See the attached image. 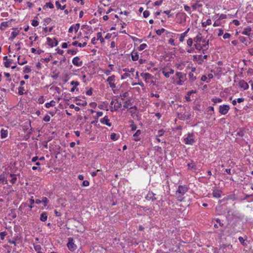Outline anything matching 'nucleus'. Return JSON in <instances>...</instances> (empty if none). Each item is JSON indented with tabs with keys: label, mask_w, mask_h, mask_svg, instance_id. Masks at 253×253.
I'll return each instance as SVG.
<instances>
[{
	"label": "nucleus",
	"mask_w": 253,
	"mask_h": 253,
	"mask_svg": "<svg viewBox=\"0 0 253 253\" xmlns=\"http://www.w3.org/2000/svg\"><path fill=\"white\" fill-rule=\"evenodd\" d=\"M188 190V188L186 185H179L176 191L177 200L179 201H182L183 199L182 196H183Z\"/></svg>",
	"instance_id": "f257e3e1"
},
{
	"label": "nucleus",
	"mask_w": 253,
	"mask_h": 253,
	"mask_svg": "<svg viewBox=\"0 0 253 253\" xmlns=\"http://www.w3.org/2000/svg\"><path fill=\"white\" fill-rule=\"evenodd\" d=\"M183 142L185 144L192 145L195 142L194 134L188 133L184 137Z\"/></svg>",
	"instance_id": "f03ea898"
},
{
	"label": "nucleus",
	"mask_w": 253,
	"mask_h": 253,
	"mask_svg": "<svg viewBox=\"0 0 253 253\" xmlns=\"http://www.w3.org/2000/svg\"><path fill=\"white\" fill-rule=\"evenodd\" d=\"M175 76L179 80L177 84L179 85H182L186 80V74L182 72H178L176 73Z\"/></svg>",
	"instance_id": "7ed1b4c3"
},
{
	"label": "nucleus",
	"mask_w": 253,
	"mask_h": 253,
	"mask_svg": "<svg viewBox=\"0 0 253 253\" xmlns=\"http://www.w3.org/2000/svg\"><path fill=\"white\" fill-rule=\"evenodd\" d=\"M67 246L68 249L71 252L75 251L77 248V246L75 244V242L73 239L71 237L68 239V243L67 244Z\"/></svg>",
	"instance_id": "20e7f679"
},
{
	"label": "nucleus",
	"mask_w": 253,
	"mask_h": 253,
	"mask_svg": "<svg viewBox=\"0 0 253 253\" xmlns=\"http://www.w3.org/2000/svg\"><path fill=\"white\" fill-rule=\"evenodd\" d=\"M207 58L208 56L207 55L203 56L202 55H193V60L194 61H196L198 64L201 65L204 62V60L206 59Z\"/></svg>",
	"instance_id": "39448f33"
},
{
	"label": "nucleus",
	"mask_w": 253,
	"mask_h": 253,
	"mask_svg": "<svg viewBox=\"0 0 253 253\" xmlns=\"http://www.w3.org/2000/svg\"><path fill=\"white\" fill-rule=\"evenodd\" d=\"M230 109V106L228 105H220L219 107V112L221 115H226Z\"/></svg>",
	"instance_id": "423d86ee"
},
{
	"label": "nucleus",
	"mask_w": 253,
	"mask_h": 253,
	"mask_svg": "<svg viewBox=\"0 0 253 253\" xmlns=\"http://www.w3.org/2000/svg\"><path fill=\"white\" fill-rule=\"evenodd\" d=\"M46 40L47 43L51 47H53L54 46H56L58 44V42L55 38L52 39L49 37H47L46 38Z\"/></svg>",
	"instance_id": "0eeeda50"
},
{
	"label": "nucleus",
	"mask_w": 253,
	"mask_h": 253,
	"mask_svg": "<svg viewBox=\"0 0 253 253\" xmlns=\"http://www.w3.org/2000/svg\"><path fill=\"white\" fill-rule=\"evenodd\" d=\"M115 75H112L111 76L109 77L107 79V82L109 83L110 87L113 89L114 88H116V85L114 84L115 82Z\"/></svg>",
	"instance_id": "6e6552de"
},
{
	"label": "nucleus",
	"mask_w": 253,
	"mask_h": 253,
	"mask_svg": "<svg viewBox=\"0 0 253 253\" xmlns=\"http://www.w3.org/2000/svg\"><path fill=\"white\" fill-rule=\"evenodd\" d=\"M73 64L77 67H81L82 66L83 62L81 60V59L78 56H76L73 58L72 60Z\"/></svg>",
	"instance_id": "1a4fd4ad"
},
{
	"label": "nucleus",
	"mask_w": 253,
	"mask_h": 253,
	"mask_svg": "<svg viewBox=\"0 0 253 253\" xmlns=\"http://www.w3.org/2000/svg\"><path fill=\"white\" fill-rule=\"evenodd\" d=\"M145 198L148 201L151 200L152 201H154L157 199L156 194L152 192H149Z\"/></svg>",
	"instance_id": "9d476101"
},
{
	"label": "nucleus",
	"mask_w": 253,
	"mask_h": 253,
	"mask_svg": "<svg viewBox=\"0 0 253 253\" xmlns=\"http://www.w3.org/2000/svg\"><path fill=\"white\" fill-rule=\"evenodd\" d=\"M100 122L101 124L106 125L107 126H112V124L110 122V120L107 116L101 119Z\"/></svg>",
	"instance_id": "9b49d317"
},
{
	"label": "nucleus",
	"mask_w": 253,
	"mask_h": 253,
	"mask_svg": "<svg viewBox=\"0 0 253 253\" xmlns=\"http://www.w3.org/2000/svg\"><path fill=\"white\" fill-rule=\"evenodd\" d=\"M122 107V103L121 102H119L117 99H115V104L114 106V108L111 109V112H113L114 111H116L118 109H120Z\"/></svg>",
	"instance_id": "f8f14e48"
},
{
	"label": "nucleus",
	"mask_w": 253,
	"mask_h": 253,
	"mask_svg": "<svg viewBox=\"0 0 253 253\" xmlns=\"http://www.w3.org/2000/svg\"><path fill=\"white\" fill-rule=\"evenodd\" d=\"M252 28L250 27L245 28L242 31V35L250 36L252 34Z\"/></svg>",
	"instance_id": "ddd939ff"
},
{
	"label": "nucleus",
	"mask_w": 253,
	"mask_h": 253,
	"mask_svg": "<svg viewBox=\"0 0 253 253\" xmlns=\"http://www.w3.org/2000/svg\"><path fill=\"white\" fill-rule=\"evenodd\" d=\"M80 24L79 23H77L76 25H72L68 30L69 33H72L73 30L74 29L75 33H77L80 28Z\"/></svg>",
	"instance_id": "4468645a"
},
{
	"label": "nucleus",
	"mask_w": 253,
	"mask_h": 253,
	"mask_svg": "<svg viewBox=\"0 0 253 253\" xmlns=\"http://www.w3.org/2000/svg\"><path fill=\"white\" fill-rule=\"evenodd\" d=\"M239 86L244 90H246L249 88V85L244 80H241L239 83Z\"/></svg>",
	"instance_id": "2eb2a0df"
},
{
	"label": "nucleus",
	"mask_w": 253,
	"mask_h": 253,
	"mask_svg": "<svg viewBox=\"0 0 253 253\" xmlns=\"http://www.w3.org/2000/svg\"><path fill=\"white\" fill-rule=\"evenodd\" d=\"M141 134V130L140 129L137 130L135 133L133 135L134 137L133 140L135 141H138L140 140V135Z\"/></svg>",
	"instance_id": "dca6fc26"
},
{
	"label": "nucleus",
	"mask_w": 253,
	"mask_h": 253,
	"mask_svg": "<svg viewBox=\"0 0 253 253\" xmlns=\"http://www.w3.org/2000/svg\"><path fill=\"white\" fill-rule=\"evenodd\" d=\"M162 73L166 78H169L170 75L173 74L174 73V70L170 69L169 71L166 72V69H164L162 71Z\"/></svg>",
	"instance_id": "f3484780"
},
{
	"label": "nucleus",
	"mask_w": 253,
	"mask_h": 253,
	"mask_svg": "<svg viewBox=\"0 0 253 253\" xmlns=\"http://www.w3.org/2000/svg\"><path fill=\"white\" fill-rule=\"evenodd\" d=\"M140 76L143 78L145 79V81L147 82V80H149V79H150L152 77V76L148 73H142L141 74H140Z\"/></svg>",
	"instance_id": "a211bd4d"
},
{
	"label": "nucleus",
	"mask_w": 253,
	"mask_h": 253,
	"mask_svg": "<svg viewBox=\"0 0 253 253\" xmlns=\"http://www.w3.org/2000/svg\"><path fill=\"white\" fill-rule=\"evenodd\" d=\"M190 30V28H188L184 33L180 35L179 41L180 42H183L184 40L185 37L187 36V33Z\"/></svg>",
	"instance_id": "6ab92c4d"
},
{
	"label": "nucleus",
	"mask_w": 253,
	"mask_h": 253,
	"mask_svg": "<svg viewBox=\"0 0 253 253\" xmlns=\"http://www.w3.org/2000/svg\"><path fill=\"white\" fill-rule=\"evenodd\" d=\"M132 60L134 61H137L139 58L138 52L135 50H133L131 53Z\"/></svg>",
	"instance_id": "aec40b11"
},
{
	"label": "nucleus",
	"mask_w": 253,
	"mask_h": 253,
	"mask_svg": "<svg viewBox=\"0 0 253 253\" xmlns=\"http://www.w3.org/2000/svg\"><path fill=\"white\" fill-rule=\"evenodd\" d=\"M202 34L200 33H199L198 35L195 37L193 39L194 42L196 43L200 42L202 41Z\"/></svg>",
	"instance_id": "412c9836"
},
{
	"label": "nucleus",
	"mask_w": 253,
	"mask_h": 253,
	"mask_svg": "<svg viewBox=\"0 0 253 253\" xmlns=\"http://www.w3.org/2000/svg\"><path fill=\"white\" fill-rule=\"evenodd\" d=\"M47 219V213L46 212H43L40 215V220L42 221H45Z\"/></svg>",
	"instance_id": "4be33fe9"
},
{
	"label": "nucleus",
	"mask_w": 253,
	"mask_h": 253,
	"mask_svg": "<svg viewBox=\"0 0 253 253\" xmlns=\"http://www.w3.org/2000/svg\"><path fill=\"white\" fill-rule=\"evenodd\" d=\"M8 135V130L7 129H1L0 130V136L1 138H6Z\"/></svg>",
	"instance_id": "5701e85b"
},
{
	"label": "nucleus",
	"mask_w": 253,
	"mask_h": 253,
	"mask_svg": "<svg viewBox=\"0 0 253 253\" xmlns=\"http://www.w3.org/2000/svg\"><path fill=\"white\" fill-rule=\"evenodd\" d=\"M193 93H196V90H192L187 92L186 95H185V99L187 101L189 102L191 100L190 96Z\"/></svg>",
	"instance_id": "b1692460"
},
{
	"label": "nucleus",
	"mask_w": 253,
	"mask_h": 253,
	"mask_svg": "<svg viewBox=\"0 0 253 253\" xmlns=\"http://www.w3.org/2000/svg\"><path fill=\"white\" fill-rule=\"evenodd\" d=\"M221 191L219 190H214L212 195L213 196L216 198H219L221 197Z\"/></svg>",
	"instance_id": "393cba45"
},
{
	"label": "nucleus",
	"mask_w": 253,
	"mask_h": 253,
	"mask_svg": "<svg viewBox=\"0 0 253 253\" xmlns=\"http://www.w3.org/2000/svg\"><path fill=\"white\" fill-rule=\"evenodd\" d=\"M71 84L74 85L73 87L71 89V91L74 92L77 86L79 85V83L78 81H73L71 82Z\"/></svg>",
	"instance_id": "a878e982"
},
{
	"label": "nucleus",
	"mask_w": 253,
	"mask_h": 253,
	"mask_svg": "<svg viewBox=\"0 0 253 253\" xmlns=\"http://www.w3.org/2000/svg\"><path fill=\"white\" fill-rule=\"evenodd\" d=\"M86 42H84L83 43H79L77 41H75L74 42H73L72 43V45L73 46H78L80 47H84L86 45Z\"/></svg>",
	"instance_id": "bb28decb"
},
{
	"label": "nucleus",
	"mask_w": 253,
	"mask_h": 253,
	"mask_svg": "<svg viewBox=\"0 0 253 253\" xmlns=\"http://www.w3.org/2000/svg\"><path fill=\"white\" fill-rule=\"evenodd\" d=\"M132 105V103L131 102V101L130 99H127L126 100L125 102V104L124 105V107L126 109H129L130 106Z\"/></svg>",
	"instance_id": "cd10ccee"
},
{
	"label": "nucleus",
	"mask_w": 253,
	"mask_h": 253,
	"mask_svg": "<svg viewBox=\"0 0 253 253\" xmlns=\"http://www.w3.org/2000/svg\"><path fill=\"white\" fill-rule=\"evenodd\" d=\"M56 102L54 100H51L49 102L46 103L45 106L47 108H49L50 107H53L55 105Z\"/></svg>",
	"instance_id": "c85d7f7f"
},
{
	"label": "nucleus",
	"mask_w": 253,
	"mask_h": 253,
	"mask_svg": "<svg viewBox=\"0 0 253 253\" xmlns=\"http://www.w3.org/2000/svg\"><path fill=\"white\" fill-rule=\"evenodd\" d=\"M239 40L241 42L245 43L246 45H247L248 43H250L249 39L247 38L240 37Z\"/></svg>",
	"instance_id": "c756f323"
},
{
	"label": "nucleus",
	"mask_w": 253,
	"mask_h": 253,
	"mask_svg": "<svg viewBox=\"0 0 253 253\" xmlns=\"http://www.w3.org/2000/svg\"><path fill=\"white\" fill-rule=\"evenodd\" d=\"M189 81L193 83L196 80V77L194 76V74L190 72L188 74Z\"/></svg>",
	"instance_id": "7c9ffc66"
},
{
	"label": "nucleus",
	"mask_w": 253,
	"mask_h": 253,
	"mask_svg": "<svg viewBox=\"0 0 253 253\" xmlns=\"http://www.w3.org/2000/svg\"><path fill=\"white\" fill-rule=\"evenodd\" d=\"M55 5L57 9H60L61 10H64L66 7V5L62 6L59 1H56L55 2Z\"/></svg>",
	"instance_id": "2f4dec72"
},
{
	"label": "nucleus",
	"mask_w": 253,
	"mask_h": 253,
	"mask_svg": "<svg viewBox=\"0 0 253 253\" xmlns=\"http://www.w3.org/2000/svg\"><path fill=\"white\" fill-rule=\"evenodd\" d=\"M10 176L11 177V179L10 180V182L13 184L17 181V176L15 174H10Z\"/></svg>",
	"instance_id": "473e14b6"
},
{
	"label": "nucleus",
	"mask_w": 253,
	"mask_h": 253,
	"mask_svg": "<svg viewBox=\"0 0 253 253\" xmlns=\"http://www.w3.org/2000/svg\"><path fill=\"white\" fill-rule=\"evenodd\" d=\"M119 136L115 133H112L110 135V138L113 141H116L119 139Z\"/></svg>",
	"instance_id": "72a5a7b5"
},
{
	"label": "nucleus",
	"mask_w": 253,
	"mask_h": 253,
	"mask_svg": "<svg viewBox=\"0 0 253 253\" xmlns=\"http://www.w3.org/2000/svg\"><path fill=\"white\" fill-rule=\"evenodd\" d=\"M239 231L238 230H237L234 227H232L230 230H229L228 233L230 235L235 234Z\"/></svg>",
	"instance_id": "f704fd0d"
},
{
	"label": "nucleus",
	"mask_w": 253,
	"mask_h": 253,
	"mask_svg": "<svg viewBox=\"0 0 253 253\" xmlns=\"http://www.w3.org/2000/svg\"><path fill=\"white\" fill-rule=\"evenodd\" d=\"M48 203V200L45 197H43L42 199V203L44 205V207H46Z\"/></svg>",
	"instance_id": "c9c22d12"
},
{
	"label": "nucleus",
	"mask_w": 253,
	"mask_h": 253,
	"mask_svg": "<svg viewBox=\"0 0 253 253\" xmlns=\"http://www.w3.org/2000/svg\"><path fill=\"white\" fill-rule=\"evenodd\" d=\"M211 24V19H208L206 22H204L202 23L203 27H206L207 25H210Z\"/></svg>",
	"instance_id": "e433bc0d"
},
{
	"label": "nucleus",
	"mask_w": 253,
	"mask_h": 253,
	"mask_svg": "<svg viewBox=\"0 0 253 253\" xmlns=\"http://www.w3.org/2000/svg\"><path fill=\"white\" fill-rule=\"evenodd\" d=\"M97 40H100L101 42H104V39L102 37V34L100 32L97 33Z\"/></svg>",
	"instance_id": "4c0bfd02"
},
{
	"label": "nucleus",
	"mask_w": 253,
	"mask_h": 253,
	"mask_svg": "<svg viewBox=\"0 0 253 253\" xmlns=\"http://www.w3.org/2000/svg\"><path fill=\"white\" fill-rule=\"evenodd\" d=\"M202 6V4L198 3H194L192 5V7L193 8V9L194 10H196L197 9H198V8L201 7Z\"/></svg>",
	"instance_id": "58836bf2"
},
{
	"label": "nucleus",
	"mask_w": 253,
	"mask_h": 253,
	"mask_svg": "<svg viewBox=\"0 0 253 253\" xmlns=\"http://www.w3.org/2000/svg\"><path fill=\"white\" fill-rule=\"evenodd\" d=\"M19 34V31H14L11 33V37L10 38L13 40Z\"/></svg>",
	"instance_id": "ea45409f"
},
{
	"label": "nucleus",
	"mask_w": 253,
	"mask_h": 253,
	"mask_svg": "<svg viewBox=\"0 0 253 253\" xmlns=\"http://www.w3.org/2000/svg\"><path fill=\"white\" fill-rule=\"evenodd\" d=\"M13 60L12 59H8L6 61L4 62V66L6 68L10 67V64L12 63Z\"/></svg>",
	"instance_id": "a19ab883"
},
{
	"label": "nucleus",
	"mask_w": 253,
	"mask_h": 253,
	"mask_svg": "<svg viewBox=\"0 0 253 253\" xmlns=\"http://www.w3.org/2000/svg\"><path fill=\"white\" fill-rule=\"evenodd\" d=\"M128 96V93L127 92H125L122 94H120L119 97L121 98V99L124 100L126 97Z\"/></svg>",
	"instance_id": "79ce46f5"
},
{
	"label": "nucleus",
	"mask_w": 253,
	"mask_h": 253,
	"mask_svg": "<svg viewBox=\"0 0 253 253\" xmlns=\"http://www.w3.org/2000/svg\"><path fill=\"white\" fill-rule=\"evenodd\" d=\"M18 94L19 95H23L24 94V88L22 86H19L18 88Z\"/></svg>",
	"instance_id": "37998d69"
},
{
	"label": "nucleus",
	"mask_w": 253,
	"mask_h": 253,
	"mask_svg": "<svg viewBox=\"0 0 253 253\" xmlns=\"http://www.w3.org/2000/svg\"><path fill=\"white\" fill-rule=\"evenodd\" d=\"M239 241L240 242V243L243 245V246H246L247 244L245 242V240L242 237H239Z\"/></svg>",
	"instance_id": "c03bdc74"
},
{
	"label": "nucleus",
	"mask_w": 253,
	"mask_h": 253,
	"mask_svg": "<svg viewBox=\"0 0 253 253\" xmlns=\"http://www.w3.org/2000/svg\"><path fill=\"white\" fill-rule=\"evenodd\" d=\"M195 48L198 50H201L203 49V47L202 46V45L198 43H196L194 44Z\"/></svg>",
	"instance_id": "a18cd8bd"
},
{
	"label": "nucleus",
	"mask_w": 253,
	"mask_h": 253,
	"mask_svg": "<svg viewBox=\"0 0 253 253\" xmlns=\"http://www.w3.org/2000/svg\"><path fill=\"white\" fill-rule=\"evenodd\" d=\"M166 31V30L164 29V28H162L161 29H159V30H157L156 31V34L158 35V36H160L161 35V34L162 33H163L165 31Z\"/></svg>",
	"instance_id": "49530a36"
},
{
	"label": "nucleus",
	"mask_w": 253,
	"mask_h": 253,
	"mask_svg": "<svg viewBox=\"0 0 253 253\" xmlns=\"http://www.w3.org/2000/svg\"><path fill=\"white\" fill-rule=\"evenodd\" d=\"M245 134V132L243 130H242V129H240L237 132V134H236V135L237 136H240V137H243Z\"/></svg>",
	"instance_id": "de8ad7c7"
},
{
	"label": "nucleus",
	"mask_w": 253,
	"mask_h": 253,
	"mask_svg": "<svg viewBox=\"0 0 253 253\" xmlns=\"http://www.w3.org/2000/svg\"><path fill=\"white\" fill-rule=\"evenodd\" d=\"M31 71V69L30 67H29V66H26L25 67H24V73H26V74H28L29 73H30Z\"/></svg>",
	"instance_id": "09e8293b"
},
{
	"label": "nucleus",
	"mask_w": 253,
	"mask_h": 253,
	"mask_svg": "<svg viewBox=\"0 0 253 253\" xmlns=\"http://www.w3.org/2000/svg\"><path fill=\"white\" fill-rule=\"evenodd\" d=\"M193 42V39H192V38H189L187 41V44L188 46L190 47L192 46Z\"/></svg>",
	"instance_id": "8fccbe9b"
},
{
	"label": "nucleus",
	"mask_w": 253,
	"mask_h": 253,
	"mask_svg": "<svg viewBox=\"0 0 253 253\" xmlns=\"http://www.w3.org/2000/svg\"><path fill=\"white\" fill-rule=\"evenodd\" d=\"M77 52V49H69L67 51L68 53L70 54L71 55H75L76 54Z\"/></svg>",
	"instance_id": "3c124183"
},
{
	"label": "nucleus",
	"mask_w": 253,
	"mask_h": 253,
	"mask_svg": "<svg viewBox=\"0 0 253 253\" xmlns=\"http://www.w3.org/2000/svg\"><path fill=\"white\" fill-rule=\"evenodd\" d=\"M131 39L133 42H138L141 43L142 42V40L137 38L135 37L131 36Z\"/></svg>",
	"instance_id": "603ef678"
},
{
	"label": "nucleus",
	"mask_w": 253,
	"mask_h": 253,
	"mask_svg": "<svg viewBox=\"0 0 253 253\" xmlns=\"http://www.w3.org/2000/svg\"><path fill=\"white\" fill-rule=\"evenodd\" d=\"M222 100L219 98H212V101L215 104L221 102Z\"/></svg>",
	"instance_id": "864d4df0"
},
{
	"label": "nucleus",
	"mask_w": 253,
	"mask_h": 253,
	"mask_svg": "<svg viewBox=\"0 0 253 253\" xmlns=\"http://www.w3.org/2000/svg\"><path fill=\"white\" fill-rule=\"evenodd\" d=\"M49 7L51 9L54 8V5L51 2H47L45 5L43 7L44 8L45 7Z\"/></svg>",
	"instance_id": "5fc2aeb1"
},
{
	"label": "nucleus",
	"mask_w": 253,
	"mask_h": 253,
	"mask_svg": "<svg viewBox=\"0 0 253 253\" xmlns=\"http://www.w3.org/2000/svg\"><path fill=\"white\" fill-rule=\"evenodd\" d=\"M147 45L146 43H142L140 45V46L138 47V49L140 51H142L144 50L147 47Z\"/></svg>",
	"instance_id": "6e6d98bb"
},
{
	"label": "nucleus",
	"mask_w": 253,
	"mask_h": 253,
	"mask_svg": "<svg viewBox=\"0 0 253 253\" xmlns=\"http://www.w3.org/2000/svg\"><path fill=\"white\" fill-rule=\"evenodd\" d=\"M30 205L28 206V207L30 208V209H32L33 208V204H34L35 203V201L33 199V197H31V198H30Z\"/></svg>",
	"instance_id": "4d7b16f0"
},
{
	"label": "nucleus",
	"mask_w": 253,
	"mask_h": 253,
	"mask_svg": "<svg viewBox=\"0 0 253 253\" xmlns=\"http://www.w3.org/2000/svg\"><path fill=\"white\" fill-rule=\"evenodd\" d=\"M76 104L78 105L85 106L87 105V102L86 101H82V102H79L76 103Z\"/></svg>",
	"instance_id": "13d9d810"
},
{
	"label": "nucleus",
	"mask_w": 253,
	"mask_h": 253,
	"mask_svg": "<svg viewBox=\"0 0 253 253\" xmlns=\"http://www.w3.org/2000/svg\"><path fill=\"white\" fill-rule=\"evenodd\" d=\"M187 167L189 169H195V165L193 163L188 164Z\"/></svg>",
	"instance_id": "bf43d9fd"
},
{
	"label": "nucleus",
	"mask_w": 253,
	"mask_h": 253,
	"mask_svg": "<svg viewBox=\"0 0 253 253\" xmlns=\"http://www.w3.org/2000/svg\"><path fill=\"white\" fill-rule=\"evenodd\" d=\"M91 126H85V132H86L88 134L90 133L91 132Z\"/></svg>",
	"instance_id": "052dcab7"
},
{
	"label": "nucleus",
	"mask_w": 253,
	"mask_h": 253,
	"mask_svg": "<svg viewBox=\"0 0 253 253\" xmlns=\"http://www.w3.org/2000/svg\"><path fill=\"white\" fill-rule=\"evenodd\" d=\"M222 248L223 249L228 248L229 249H231L232 248V246L230 244H223L222 245Z\"/></svg>",
	"instance_id": "680f3d73"
},
{
	"label": "nucleus",
	"mask_w": 253,
	"mask_h": 253,
	"mask_svg": "<svg viewBox=\"0 0 253 253\" xmlns=\"http://www.w3.org/2000/svg\"><path fill=\"white\" fill-rule=\"evenodd\" d=\"M51 21V19L50 18H45L44 20V25L45 26H46V25L48 24Z\"/></svg>",
	"instance_id": "e2e57ef3"
},
{
	"label": "nucleus",
	"mask_w": 253,
	"mask_h": 253,
	"mask_svg": "<svg viewBox=\"0 0 253 253\" xmlns=\"http://www.w3.org/2000/svg\"><path fill=\"white\" fill-rule=\"evenodd\" d=\"M214 220L217 223L219 224L220 226L223 227L224 226V224L221 221L219 218H216Z\"/></svg>",
	"instance_id": "0e129e2a"
},
{
	"label": "nucleus",
	"mask_w": 253,
	"mask_h": 253,
	"mask_svg": "<svg viewBox=\"0 0 253 253\" xmlns=\"http://www.w3.org/2000/svg\"><path fill=\"white\" fill-rule=\"evenodd\" d=\"M168 42L169 44H171V45H173V46L176 45V44H175V42H174V40L172 38L169 39V40Z\"/></svg>",
	"instance_id": "69168bd1"
},
{
	"label": "nucleus",
	"mask_w": 253,
	"mask_h": 253,
	"mask_svg": "<svg viewBox=\"0 0 253 253\" xmlns=\"http://www.w3.org/2000/svg\"><path fill=\"white\" fill-rule=\"evenodd\" d=\"M130 77V75L129 73H125L122 76L121 79L123 80L127 77Z\"/></svg>",
	"instance_id": "338daca9"
},
{
	"label": "nucleus",
	"mask_w": 253,
	"mask_h": 253,
	"mask_svg": "<svg viewBox=\"0 0 253 253\" xmlns=\"http://www.w3.org/2000/svg\"><path fill=\"white\" fill-rule=\"evenodd\" d=\"M31 24L33 26L36 27L39 25V22L37 20L34 19L32 20Z\"/></svg>",
	"instance_id": "774afa93"
}]
</instances>
